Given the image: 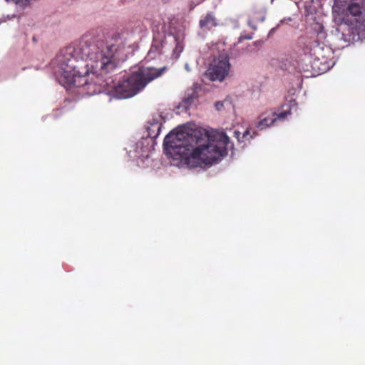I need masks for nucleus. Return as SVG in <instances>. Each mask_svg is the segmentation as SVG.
<instances>
[{
  "mask_svg": "<svg viewBox=\"0 0 365 365\" xmlns=\"http://www.w3.org/2000/svg\"><path fill=\"white\" fill-rule=\"evenodd\" d=\"M116 50L115 45H106L103 41H83L70 45L56 57L58 72L66 83L81 88L88 96L109 91L113 80L106 76L117 66Z\"/></svg>",
  "mask_w": 365,
  "mask_h": 365,
  "instance_id": "1",
  "label": "nucleus"
},
{
  "mask_svg": "<svg viewBox=\"0 0 365 365\" xmlns=\"http://www.w3.org/2000/svg\"><path fill=\"white\" fill-rule=\"evenodd\" d=\"M229 138L225 133L210 135L205 130L170 132L164 139L163 145L170 153L179 155L190 166L212 165L227 151Z\"/></svg>",
  "mask_w": 365,
  "mask_h": 365,
  "instance_id": "2",
  "label": "nucleus"
},
{
  "mask_svg": "<svg viewBox=\"0 0 365 365\" xmlns=\"http://www.w3.org/2000/svg\"><path fill=\"white\" fill-rule=\"evenodd\" d=\"M163 69L152 67H133L130 73L118 81L113 87L114 94L118 98L133 97L141 91L152 81L161 76Z\"/></svg>",
  "mask_w": 365,
  "mask_h": 365,
  "instance_id": "3",
  "label": "nucleus"
},
{
  "mask_svg": "<svg viewBox=\"0 0 365 365\" xmlns=\"http://www.w3.org/2000/svg\"><path fill=\"white\" fill-rule=\"evenodd\" d=\"M327 37L326 31L321 25H317L309 35L302 36L298 40V44L305 56L310 58L312 66H317L318 63L326 62L330 48L324 43Z\"/></svg>",
  "mask_w": 365,
  "mask_h": 365,
  "instance_id": "4",
  "label": "nucleus"
},
{
  "mask_svg": "<svg viewBox=\"0 0 365 365\" xmlns=\"http://www.w3.org/2000/svg\"><path fill=\"white\" fill-rule=\"evenodd\" d=\"M230 68L227 56H220L210 64L205 75L212 81H222L228 75Z\"/></svg>",
  "mask_w": 365,
  "mask_h": 365,
  "instance_id": "5",
  "label": "nucleus"
},
{
  "mask_svg": "<svg viewBox=\"0 0 365 365\" xmlns=\"http://www.w3.org/2000/svg\"><path fill=\"white\" fill-rule=\"evenodd\" d=\"M289 114H290L289 111L277 113L272 110H267L258 116V120L255 123V127L260 130H264L273 125L277 120L284 119Z\"/></svg>",
  "mask_w": 365,
  "mask_h": 365,
  "instance_id": "6",
  "label": "nucleus"
},
{
  "mask_svg": "<svg viewBox=\"0 0 365 365\" xmlns=\"http://www.w3.org/2000/svg\"><path fill=\"white\" fill-rule=\"evenodd\" d=\"M346 11L356 24L365 29V0H351Z\"/></svg>",
  "mask_w": 365,
  "mask_h": 365,
  "instance_id": "7",
  "label": "nucleus"
},
{
  "mask_svg": "<svg viewBox=\"0 0 365 365\" xmlns=\"http://www.w3.org/2000/svg\"><path fill=\"white\" fill-rule=\"evenodd\" d=\"M201 89V86L197 83H194L190 88L186 91L185 97L182 101V106L186 109L192 105L198 98V91Z\"/></svg>",
  "mask_w": 365,
  "mask_h": 365,
  "instance_id": "8",
  "label": "nucleus"
},
{
  "mask_svg": "<svg viewBox=\"0 0 365 365\" xmlns=\"http://www.w3.org/2000/svg\"><path fill=\"white\" fill-rule=\"evenodd\" d=\"M219 25L218 20L212 11L207 12L200 21L199 26L202 29L210 30Z\"/></svg>",
  "mask_w": 365,
  "mask_h": 365,
  "instance_id": "9",
  "label": "nucleus"
},
{
  "mask_svg": "<svg viewBox=\"0 0 365 365\" xmlns=\"http://www.w3.org/2000/svg\"><path fill=\"white\" fill-rule=\"evenodd\" d=\"M148 124L147 127L148 136L151 138H156L160 133L161 123L156 119H153L148 122Z\"/></svg>",
  "mask_w": 365,
  "mask_h": 365,
  "instance_id": "10",
  "label": "nucleus"
},
{
  "mask_svg": "<svg viewBox=\"0 0 365 365\" xmlns=\"http://www.w3.org/2000/svg\"><path fill=\"white\" fill-rule=\"evenodd\" d=\"M250 15L251 18L248 22L250 25H251L252 22H261L265 19V14L262 9H253L251 10Z\"/></svg>",
  "mask_w": 365,
  "mask_h": 365,
  "instance_id": "11",
  "label": "nucleus"
},
{
  "mask_svg": "<svg viewBox=\"0 0 365 365\" xmlns=\"http://www.w3.org/2000/svg\"><path fill=\"white\" fill-rule=\"evenodd\" d=\"M251 133V129L250 128H247L246 130V131L243 133L242 136V138L244 139H252L254 138V136L257 135V133L255 131H252V135L250 134Z\"/></svg>",
  "mask_w": 365,
  "mask_h": 365,
  "instance_id": "12",
  "label": "nucleus"
},
{
  "mask_svg": "<svg viewBox=\"0 0 365 365\" xmlns=\"http://www.w3.org/2000/svg\"><path fill=\"white\" fill-rule=\"evenodd\" d=\"M252 38H253L252 34H246V35H241L239 37L238 42L240 43L243 40H250V39H252Z\"/></svg>",
  "mask_w": 365,
  "mask_h": 365,
  "instance_id": "13",
  "label": "nucleus"
},
{
  "mask_svg": "<svg viewBox=\"0 0 365 365\" xmlns=\"http://www.w3.org/2000/svg\"><path fill=\"white\" fill-rule=\"evenodd\" d=\"M203 1L204 0H197L196 1H191L190 4V9H193L197 5L201 4Z\"/></svg>",
  "mask_w": 365,
  "mask_h": 365,
  "instance_id": "14",
  "label": "nucleus"
},
{
  "mask_svg": "<svg viewBox=\"0 0 365 365\" xmlns=\"http://www.w3.org/2000/svg\"><path fill=\"white\" fill-rule=\"evenodd\" d=\"M215 106L217 110H220L223 108V103L221 101H217L215 103Z\"/></svg>",
  "mask_w": 365,
  "mask_h": 365,
  "instance_id": "15",
  "label": "nucleus"
},
{
  "mask_svg": "<svg viewBox=\"0 0 365 365\" xmlns=\"http://www.w3.org/2000/svg\"><path fill=\"white\" fill-rule=\"evenodd\" d=\"M264 41H256L255 42H253V44L255 46H257V47H260L262 46V45L263 44Z\"/></svg>",
  "mask_w": 365,
  "mask_h": 365,
  "instance_id": "16",
  "label": "nucleus"
},
{
  "mask_svg": "<svg viewBox=\"0 0 365 365\" xmlns=\"http://www.w3.org/2000/svg\"><path fill=\"white\" fill-rule=\"evenodd\" d=\"M234 133H235V137L238 139V140L241 141V140L240 138V133L237 132V131H235Z\"/></svg>",
  "mask_w": 365,
  "mask_h": 365,
  "instance_id": "17",
  "label": "nucleus"
}]
</instances>
